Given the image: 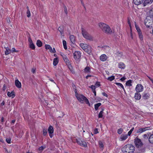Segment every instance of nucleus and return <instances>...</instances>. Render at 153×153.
<instances>
[{
    "instance_id": "4d7b16f0",
    "label": "nucleus",
    "mask_w": 153,
    "mask_h": 153,
    "mask_svg": "<svg viewBox=\"0 0 153 153\" xmlns=\"http://www.w3.org/2000/svg\"><path fill=\"white\" fill-rule=\"evenodd\" d=\"M126 79V78L125 77H123L121 78L120 79V80L122 81H123L124 80Z\"/></svg>"
},
{
    "instance_id": "13d9d810",
    "label": "nucleus",
    "mask_w": 153,
    "mask_h": 153,
    "mask_svg": "<svg viewBox=\"0 0 153 153\" xmlns=\"http://www.w3.org/2000/svg\"><path fill=\"white\" fill-rule=\"evenodd\" d=\"M99 106H95V109L96 111L98 110Z\"/></svg>"
},
{
    "instance_id": "7ed1b4c3",
    "label": "nucleus",
    "mask_w": 153,
    "mask_h": 153,
    "mask_svg": "<svg viewBox=\"0 0 153 153\" xmlns=\"http://www.w3.org/2000/svg\"><path fill=\"white\" fill-rule=\"evenodd\" d=\"M82 35L85 39L90 41L93 40V36L88 34L85 29L82 28Z\"/></svg>"
},
{
    "instance_id": "412c9836",
    "label": "nucleus",
    "mask_w": 153,
    "mask_h": 153,
    "mask_svg": "<svg viewBox=\"0 0 153 153\" xmlns=\"http://www.w3.org/2000/svg\"><path fill=\"white\" fill-rule=\"evenodd\" d=\"M128 137L127 134H122L121 136L120 140L121 141H123L125 140Z\"/></svg>"
},
{
    "instance_id": "6e6d98bb",
    "label": "nucleus",
    "mask_w": 153,
    "mask_h": 153,
    "mask_svg": "<svg viewBox=\"0 0 153 153\" xmlns=\"http://www.w3.org/2000/svg\"><path fill=\"white\" fill-rule=\"evenodd\" d=\"M95 134H97L98 133V131L97 128H96L94 130Z\"/></svg>"
},
{
    "instance_id": "c9c22d12",
    "label": "nucleus",
    "mask_w": 153,
    "mask_h": 153,
    "mask_svg": "<svg viewBox=\"0 0 153 153\" xmlns=\"http://www.w3.org/2000/svg\"><path fill=\"white\" fill-rule=\"evenodd\" d=\"M118 55L120 57L123 58V59H125V57L123 55V53L122 52H118L117 53Z\"/></svg>"
},
{
    "instance_id": "864d4df0",
    "label": "nucleus",
    "mask_w": 153,
    "mask_h": 153,
    "mask_svg": "<svg viewBox=\"0 0 153 153\" xmlns=\"http://www.w3.org/2000/svg\"><path fill=\"white\" fill-rule=\"evenodd\" d=\"M58 30L60 31L61 33V34H62V29L61 27H59L58 28Z\"/></svg>"
},
{
    "instance_id": "aec40b11",
    "label": "nucleus",
    "mask_w": 153,
    "mask_h": 153,
    "mask_svg": "<svg viewBox=\"0 0 153 153\" xmlns=\"http://www.w3.org/2000/svg\"><path fill=\"white\" fill-rule=\"evenodd\" d=\"M85 52L89 54L91 53V48L89 45H88V47L86 48Z\"/></svg>"
},
{
    "instance_id": "5701e85b",
    "label": "nucleus",
    "mask_w": 153,
    "mask_h": 153,
    "mask_svg": "<svg viewBox=\"0 0 153 153\" xmlns=\"http://www.w3.org/2000/svg\"><path fill=\"white\" fill-rule=\"evenodd\" d=\"M118 67L121 69H124L126 67V65L124 63L120 62L119 63Z\"/></svg>"
},
{
    "instance_id": "dca6fc26",
    "label": "nucleus",
    "mask_w": 153,
    "mask_h": 153,
    "mask_svg": "<svg viewBox=\"0 0 153 153\" xmlns=\"http://www.w3.org/2000/svg\"><path fill=\"white\" fill-rule=\"evenodd\" d=\"M153 2V0H145L143 3L144 6L151 4Z\"/></svg>"
},
{
    "instance_id": "f3484780",
    "label": "nucleus",
    "mask_w": 153,
    "mask_h": 153,
    "mask_svg": "<svg viewBox=\"0 0 153 153\" xmlns=\"http://www.w3.org/2000/svg\"><path fill=\"white\" fill-rule=\"evenodd\" d=\"M61 56H62L65 62H66L67 64H69V61L68 59L67 56L65 54H61Z\"/></svg>"
},
{
    "instance_id": "72a5a7b5",
    "label": "nucleus",
    "mask_w": 153,
    "mask_h": 153,
    "mask_svg": "<svg viewBox=\"0 0 153 153\" xmlns=\"http://www.w3.org/2000/svg\"><path fill=\"white\" fill-rule=\"evenodd\" d=\"M149 142L151 143H153V134L151 135L149 138Z\"/></svg>"
},
{
    "instance_id": "3c124183",
    "label": "nucleus",
    "mask_w": 153,
    "mask_h": 153,
    "mask_svg": "<svg viewBox=\"0 0 153 153\" xmlns=\"http://www.w3.org/2000/svg\"><path fill=\"white\" fill-rule=\"evenodd\" d=\"M95 87H98L100 86V84L99 82H97L95 84Z\"/></svg>"
},
{
    "instance_id": "bb28decb",
    "label": "nucleus",
    "mask_w": 153,
    "mask_h": 153,
    "mask_svg": "<svg viewBox=\"0 0 153 153\" xmlns=\"http://www.w3.org/2000/svg\"><path fill=\"white\" fill-rule=\"evenodd\" d=\"M84 72L85 73H90V69L89 67H86L84 69Z\"/></svg>"
},
{
    "instance_id": "c85d7f7f",
    "label": "nucleus",
    "mask_w": 153,
    "mask_h": 153,
    "mask_svg": "<svg viewBox=\"0 0 153 153\" xmlns=\"http://www.w3.org/2000/svg\"><path fill=\"white\" fill-rule=\"evenodd\" d=\"M6 50L5 51V54L6 55L9 54L10 53L11 51L8 47H5Z\"/></svg>"
},
{
    "instance_id": "6e6552de",
    "label": "nucleus",
    "mask_w": 153,
    "mask_h": 153,
    "mask_svg": "<svg viewBox=\"0 0 153 153\" xmlns=\"http://www.w3.org/2000/svg\"><path fill=\"white\" fill-rule=\"evenodd\" d=\"M76 143L80 146H83L84 147H87V145L85 142L82 141L79 139H76Z\"/></svg>"
},
{
    "instance_id": "7c9ffc66",
    "label": "nucleus",
    "mask_w": 153,
    "mask_h": 153,
    "mask_svg": "<svg viewBox=\"0 0 153 153\" xmlns=\"http://www.w3.org/2000/svg\"><path fill=\"white\" fill-rule=\"evenodd\" d=\"M138 33L140 39L141 41L143 40V37L141 31L140 32H139V33Z\"/></svg>"
},
{
    "instance_id": "39448f33",
    "label": "nucleus",
    "mask_w": 153,
    "mask_h": 153,
    "mask_svg": "<svg viewBox=\"0 0 153 153\" xmlns=\"http://www.w3.org/2000/svg\"><path fill=\"white\" fill-rule=\"evenodd\" d=\"M153 24V18H151L149 17H147L145 20V24L148 27H149L152 26Z\"/></svg>"
},
{
    "instance_id": "c756f323",
    "label": "nucleus",
    "mask_w": 153,
    "mask_h": 153,
    "mask_svg": "<svg viewBox=\"0 0 153 153\" xmlns=\"http://www.w3.org/2000/svg\"><path fill=\"white\" fill-rule=\"evenodd\" d=\"M148 17H150L151 18H153V9H151L149 11V16Z\"/></svg>"
},
{
    "instance_id": "f704fd0d",
    "label": "nucleus",
    "mask_w": 153,
    "mask_h": 153,
    "mask_svg": "<svg viewBox=\"0 0 153 153\" xmlns=\"http://www.w3.org/2000/svg\"><path fill=\"white\" fill-rule=\"evenodd\" d=\"M135 25L136 29L137 30L138 33H139V32H141V31L140 29V28L138 26V25H137L136 22H135Z\"/></svg>"
},
{
    "instance_id": "37998d69",
    "label": "nucleus",
    "mask_w": 153,
    "mask_h": 153,
    "mask_svg": "<svg viewBox=\"0 0 153 153\" xmlns=\"http://www.w3.org/2000/svg\"><path fill=\"white\" fill-rule=\"evenodd\" d=\"M103 113V112H102V111H101L100 112L98 115V117L99 118H101L103 116L102 114Z\"/></svg>"
},
{
    "instance_id": "f257e3e1",
    "label": "nucleus",
    "mask_w": 153,
    "mask_h": 153,
    "mask_svg": "<svg viewBox=\"0 0 153 153\" xmlns=\"http://www.w3.org/2000/svg\"><path fill=\"white\" fill-rule=\"evenodd\" d=\"M75 95L77 100L82 103L85 104L89 105H90L88 100L83 95L78 94L77 93L76 89L75 90Z\"/></svg>"
},
{
    "instance_id": "473e14b6",
    "label": "nucleus",
    "mask_w": 153,
    "mask_h": 153,
    "mask_svg": "<svg viewBox=\"0 0 153 153\" xmlns=\"http://www.w3.org/2000/svg\"><path fill=\"white\" fill-rule=\"evenodd\" d=\"M115 84L119 87H120L121 88H122L123 89V90L124 91H125V90L124 88V86L121 83L118 82H116L115 83Z\"/></svg>"
},
{
    "instance_id": "09e8293b",
    "label": "nucleus",
    "mask_w": 153,
    "mask_h": 153,
    "mask_svg": "<svg viewBox=\"0 0 153 153\" xmlns=\"http://www.w3.org/2000/svg\"><path fill=\"white\" fill-rule=\"evenodd\" d=\"M149 136L148 134H144L143 135V138L145 139H147L148 138Z\"/></svg>"
},
{
    "instance_id": "cd10ccee",
    "label": "nucleus",
    "mask_w": 153,
    "mask_h": 153,
    "mask_svg": "<svg viewBox=\"0 0 153 153\" xmlns=\"http://www.w3.org/2000/svg\"><path fill=\"white\" fill-rule=\"evenodd\" d=\"M150 95L149 94L145 93L143 94V97L144 99H147L149 98Z\"/></svg>"
},
{
    "instance_id": "1a4fd4ad",
    "label": "nucleus",
    "mask_w": 153,
    "mask_h": 153,
    "mask_svg": "<svg viewBox=\"0 0 153 153\" xmlns=\"http://www.w3.org/2000/svg\"><path fill=\"white\" fill-rule=\"evenodd\" d=\"M45 48L47 50H49L50 52L55 53L56 52V50L54 48L52 49V47L49 45L46 44L45 45Z\"/></svg>"
},
{
    "instance_id": "423d86ee",
    "label": "nucleus",
    "mask_w": 153,
    "mask_h": 153,
    "mask_svg": "<svg viewBox=\"0 0 153 153\" xmlns=\"http://www.w3.org/2000/svg\"><path fill=\"white\" fill-rule=\"evenodd\" d=\"M134 143L136 146L138 148H140L143 145V143L141 140L137 137L135 138Z\"/></svg>"
},
{
    "instance_id": "338daca9",
    "label": "nucleus",
    "mask_w": 153,
    "mask_h": 153,
    "mask_svg": "<svg viewBox=\"0 0 153 153\" xmlns=\"http://www.w3.org/2000/svg\"><path fill=\"white\" fill-rule=\"evenodd\" d=\"M128 23L129 24V26L131 29V23H130V22L129 21H128Z\"/></svg>"
},
{
    "instance_id": "a19ab883",
    "label": "nucleus",
    "mask_w": 153,
    "mask_h": 153,
    "mask_svg": "<svg viewBox=\"0 0 153 153\" xmlns=\"http://www.w3.org/2000/svg\"><path fill=\"white\" fill-rule=\"evenodd\" d=\"M47 133V130L46 129L44 128L43 130V134L44 136H45Z\"/></svg>"
},
{
    "instance_id": "e2e57ef3",
    "label": "nucleus",
    "mask_w": 153,
    "mask_h": 153,
    "mask_svg": "<svg viewBox=\"0 0 153 153\" xmlns=\"http://www.w3.org/2000/svg\"><path fill=\"white\" fill-rule=\"evenodd\" d=\"M35 69H32V71H31L32 72H33V73H34L35 72Z\"/></svg>"
},
{
    "instance_id": "9b49d317",
    "label": "nucleus",
    "mask_w": 153,
    "mask_h": 153,
    "mask_svg": "<svg viewBox=\"0 0 153 153\" xmlns=\"http://www.w3.org/2000/svg\"><path fill=\"white\" fill-rule=\"evenodd\" d=\"M28 41L29 42V48L33 50H34L35 48V46L33 43L32 41L30 38H29Z\"/></svg>"
},
{
    "instance_id": "de8ad7c7",
    "label": "nucleus",
    "mask_w": 153,
    "mask_h": 153,
    "mask_svg": "<svg viewBox=\"0 0 153 153\" xmlns=\"http://www.w3.org/2000/svg\"><path fill=\"white\" fill-rule=\"evenodd\" d=\"M89 87L91 88V89L92 90V91L95 90L96 88L95 86L93 85H91V86H90Z\"/></svg>"
},
{
    "instance_id": "2eb2a0df",
    "label": "nucleus",
    "mask_w": 153,
    "mask_h": 153,
    "mask_svg": "<svg viewBox=\"0 0 153 153\" xmlns=\"http://www.w3.org/2000/svg\"><path fill=\"white\" fill-rule=\"evenodd\" d=\"M100 58L101 61L104 62L107 60L108 57L105 54H103L100 56Z\"/></svg>"
},
{
    "instance_id": "680f3d73",
    "label": "nucleus",
    "mask_w": 153,
    "mask_h": 153,
    "mask_svg": "<svg viewBox=\"0 0 153 153\" xmlns=\"http://www.w3.org/2000/svg\"><path fill=\"white\" fill-rule=\"evenodd\" d=\"M61 113L62 114V115H61L59 116V117H60V118L62 117L63 116H64V114H63L62 112H61Z\"/></svg>"
},
{
    "instance_id": "9d476101",
    "label": "nucleus",
    "mask_w": 153,
    "mask_h": 153,
    "mask_svg": "<svg viewBox=\"0 0 153 153\" xmlns=\"http://www.w3.org/2000/svg\"><path fill=\"white\" fill-rule=\"evenodd\" d=\"M74 57L76 60L79 59L81 57L80 52L78 51H76L73 53Z\"/></svg>"
},
{
    "instance_id": "5fc2aeb1",
    "label": "nucleus",
    "mask_w": 153,
    "mask_h": 153,
    "mask_svg": "<svg viewBox=\"0 0 153 153\" xmlns=\"http://www.w3.org/2000/svg\"><path fill=\"white\" fill-rule=\"evenodd\" d=\"M6 89V85L5 84L4 85L3 87L2 88V90L3 91H5Z\"/></svg>"
},
{
    "instance_id": "a18cd8bd",
    "label": "nucleus",
    "mask_w": 153,
    "mask_h": 153,
    "mask_svg": "<svg viewBox=\"0 0 153 153\" xmlns=\"http://www.w3.org/2000/svg\"><path fill=\"white\" fill-rule=\"evenodd\" d=\"M27 16L29 17L30 16V13L29 10H27Z\"/></svg>"
},
{
    "instance_id": "f8f14e48",
    "label": "nucleus",
    "mask_w": 153,
    "mask_h": 153,
    "mask_svg": "<svg viewBox=\"0 0 153 153\" xmlns=\"http://www.w3.org/2000/svg\"><path fill=\"white\" fill-rule=\"evenodd\" d=\"M48 132L49 134L50 137L52 138L53 137L52 134L53 133L54 129L53 127L51 126H50L48 129Z\"/></svg>"
},
{
    "instance_id": "58836bf2",
    "label": "nucleus",
    "mask_w": 153,
    "mask_h": 153,
    "mask_svg": "<svg viewBox=\"0 0 153 153\" xmlns=\"http://www.w3.org/2000/svg\"><path fill=\"white\" fill-rule=\"evenodd\" d=\"M131 80H129L126 82V85L127 86H131L132 85V84H131Z\"/></svg>"
},
{
    "instance_id": "bf43d9fd",
    "label": "nucleus",
    "mask_w": 153,
    "mask_h": 153,
    "mask_svg": "<svg viewBox=\"0 0 153 153\" xmlns=\"http://www.w3.org/2000/svg\"><path fill=\"white\" fill-rule=\"evenodd\" d=\"M102 95L105 96L106 97H107V95L105 93H102Z\"/></svg>"
},
{
    "instance_id": "4be33fe9",
    "label": "nucleus",
    "mask_w": 153,
    "mask_h": 153,
    "mask_svg": "<svg viewBox=\"0 0 153 153\" xmlns=\"http://www.w3.org/2000/svg\"><path fill=\"white\" fill-rule=\"evenodd\" d=\"M134 98L136 100H139L141 98V95L140 93L137 92L135 94Z\"/></svg>"
},
{
    "instance_id": "603ef678",
    "label": "nucleus",
    "mask_w": 153,
    "mask_h": 153,
    "mask_svg": "<svg viewBox=\"0 0 153 153\" xmlns=\"http://www.w3.org/2000/svg\"><path fill=\"white\" fill-rule=\"evenodd\" d=\"M11 51L12 52H18V51H16V49L14 48H13L11 50Z\"/></svg>"
},
{
    "instance_id": "69168bd1",
    "label": "nucleus",
    "mask_w": 153,
    "mask_h": 153,
    "mask_svg": "<svg viewBox=\"0 0 153 153\" xmlns=\"http://www.w3.org/2000/svg\"><path fill=\"white\" fill-rule=\"evenodd\" d=\"M91 75H88L87 76H86V78L87 79H88V77H91Z\"/></svg>"
},
{
    "instance_id": "0e129e2a",
    "label": "nucleus",
    "mask_w": 153,
    "mask_h": 153,
    "mask_svg": "<svg viewBox=\"0 0 153 153\" xmlns=\"http://www.w3.org/2000/svg\"><path fill=\"white\" fill-rule=\"evenodd\" d=\"M64 9H65V13L66 14H67V10L66 8V7H65V8Z\"/></svg>"
},
{
    "instance_id": "6ab92c4d",
    "label": "nucleus",
    "mask_w": 153,
    "mask_h": 153,
    "mask_svg": "<svg viewBox=\"0 0 153 153\" xmlns=\"http://www.w3.org/2000/svg\"><path fill=\"white\" fill-rule=\"evenodd\" d=\"M88 45L86 44H84L83 43H81L79 44L80 47L83 49L85 51L86 49V48L88 47Z\"/></svg>"
},
{
    "instance_id": "c03bdc74",
    "label": "nucleus",
    "mask_w": 153,
    "mask_h": 153,
    "mask_svg": "<svg viewBox=\"0 0 153 153\" xmlns=\"http://www.w3.org/2000/svg\"><path fill=\"white\" fill-rule=\"evenodd\" d=\"M123 131V129L121 128H120L118 130L117 133L119 134H121L122 133Z\"/></svg>"
},
{
    "instance_id": "393cba45",
    "label": "nucleus",
    "mask_w": 153,
    "mask_h": 153,
    "mask_svg": "<svg viewBox=\"0 0 153 153\" xmlns=\"http://www.w3.org/2000/svg\"><path fill=\"white\" fill-rule=\"evenodd\" d=\"M70 39L71 42L74 43L75 41V36L73 35H71L70 36Z\"/></svg>"
},
{
    "instance_id": "b1692460",
    "label": "nucleus",
    "mask_w": 153,
    "mask_h": 153,
    "mask_svg": "<svg viewBox=\"0 0 153 153\" xmlns=\"http://www.w3.org/2000/svg\"><path fill=\"white\" fill-rule=\"evenodd\" d=\"M143 0H133L134 3L137 5L140 4L143 1Z\"/></svg>"
},
{
    "instance_id": "ea45409f",
    "label": "nucleus",
    "mask_w": 153,
    "mask_h": 153,
    "mask_svg": "<svg viewBox=\"0 0 153 153\" xmlns=\"http://www.w3.org/2000/svg\"><path fill=\"white\" fill-rule=\"evenodd\" d=\"M99 146L100 148L103 149V143L101 141H99Z\"/></svg>"
},
{
    "instance_id": "20e7f679",
    "label": "nucleus",
    "mask_w": 153,
    "mask_h": 153,
    "mask_svg": "<svg viewBox=\"0 0 153 153\" xmlns=\"http://www.w3.org/2000/svg\"><path fill=\"white\" fill-rule=\"evenodd\" d=\"M123 148L125 150V153H133L134 151V147L131 145H128Z\"/></svg>"
},
{
    "instance_id": "8fccbe9b",
    "label": "nucleus",
    "mask_w": 153,
    "mask_h": 153,
    "mask_svg": "<svg viewBox=\"0 0 153 153\" xmlns=\"http://www.w3.org/2000/svg\"><path fill=\"white\" fill-rule=\"evenodd\" d=\"M11 139L10 138H7L6 139V141L8 143H11Z\"/></svg>"
},
{
    "instance_id": "4468645a",
    "label": "nucleus",
    "mask_w": 153,
    "mask_h": 153,
    "mask_svg": "<svg viewBox=\"0 0 153 153\" xmlns=\"http://www.w3.org/2000/svg\"><path fill=\"white\" fill-rule=\"evenodd\" d=\"M15 84L16 86L18 88H20L22 87V84L21 82L19 81L18 79H16L15 82Z\"/></svg>"
},
{
    "instance_id": "ddd939ff",
    "label": "nucleus",
    "mask_w": 153,
    "mask_h": 153,
    "mask_svg": "<svg viewBox=\"0 0 153 153\" xmlns=\"http://www.w3.org/2000/svg\"><path fill=\"white\" fill-rule=\"evenodd\" d=\"M147 127H146L139 128L136 131V133L140 134L147 130L148 129H147Z\"/></svg>"
},
{
    "instance_id": "e433bc0d",
    "label": "nucleus",
    "mask_w": 153,
    "mask_h": 153,
    "mask_svg": "<svg viewBox=\"0 0 153 153\" xmlns=\"http://www.w3.org/2000/svg\"><path fill=\"white\" fill-rule=\"evenodd\" d=\"M62 43L63 45L64 48L65 49H67V47L66 45V42L65 40H63L62 41Z\"/></svg>"
},
{
    "instance_id": "0eeeda50",
    "label": "nucleus",
    "mask_w": 153,
    "mask_h": 153,
    "mask_svg": "<svg viewBox=\"0 0 153 153\" xmlns=\"http://www.w3.org/2000/svg\"><path fill=\"white\" fill-rule=\"evenodd\" d=\"M143 87L141 84H137L135 88V90L137 92L139 93L143 91Z\"/></svg>"
},
{
    "instance_id": "f03ea898",
    "label": "nucleus",
    "mask_w": 153,
    "mask_h": 153,
    "mask_svg": "<svg viewBox=\"0 0 153 153\" xmlns=\"http://www.w3.org/2000/svg\"><path fill=\"white\" fill-rule=\"evenodd\" d=\"M98 26L100 29L103 32L108 34H111L112 30L109 25L102 22L98 24Z\"/></svg>"
},
{
    "instance_id": "49530a36",
    "label": "nucleus",
    "mask_w": 153,
    "mask_h": 153,
    "mask_svg": "<svg viewBox=\"0 0 153 153\" xmlns=\"http://www.w3.org/2000/svg\"><path fill=\"white\" fill-rule=\"evenodd\" d=\"M45 148V147L44 146H42L39 148L38 150L39 151H42Z\"/></svg>"
},
{
    "instance_id": "2f4dec72",
    "label": "nucleus",
    "mask_w": 153,
    "mask_h": 153,
    "mask_svg": "<svg viewBox=\"0 0 153 153\" xmlns=\"http://www.w3.org/2000/svg\"><path fill=\"white\" fill-rule=\"evenodd\" d=\"M36 45L38 47H40L42 46V43L39 40H38L37 41Z\"/></svg>"
},
{
    "instance_id": "79ce46f5",
    "label": "nucleus",
    "mask_w": 153,
    "mask_h": 153,
    "mask_svg": "<svg viewBox=\"0 0 153 153\" xmlns=\"http://www.w3.org/2000/svg\"><path fill=\"white\" fill-rule=\"evenodd\" d=\"M134 127H133L132 128H131V130L128 132V135L130 136L131 135L132 131L134 130Z\"/></svg>"
},
{
    "instance_id": "4c0bfd02",
    "label": "nucleus",
    "mask_w": 153,
    "mask_h": 153,
    "mask_svg": "<svg viewBox=\"0 0 153 153\" xmlns=\"http://www.w3.org/2000/svg\"><path fill=\"white\" fill-rule=\"evenodd\" d=\"M115 79V77L114 76H112L108 78L107 79L110 81H112Z\"/></svg>"
},
{
    "instance_id": "a878e982",
    "label": "nucleus",
    "mask_w": 153,
    "mask_h": 153,
    "mask_svg": "<svg viewBox=\"0 0 153 153\" xmlns=\"http://www.w3.org/2000/svg\"><path fill=\"white\" fill-rule=\"evenodd\" d=\"M59 59L57 57L53 59V64L54 66H56L58 63Z\"/></svg>"
},
{
    "instance_id": "052dcab7",
    "label": "nucleus",
    "mask_w": 153,
    "mask_h": 153,
    "mask_svg": "<svg viewBox=\"0 0 153 153\" xmlns=\"http://www.w3.org/2000/svg\"><path fill=\"white\" fill-rule=\"evenodd\" d=\"M49 79V80H50L51 81V82H53L54 83H55V84H56V83H55V82H54V81L53 80V79H50H50Z\"/></svg>"
},
{
    "instance_id": "774afa93",
    "label": "nucleus",
    "mask_w": 153,
    "mask_h": 153,
    "mask_svg": "<svg viewBox=\"0 0 153 153\" xmlns=\"http://www.w3.org/2000/svg\"><path fill=\"white\" fill-rule=\"evenodd\" d=\"M15 121H16L15 120H12V122H11V123L14 124V123H15Z\"/></svg>"
},
{
    "instance_id": "a211bd4d",
    "label": "nucleus",
    "mask_w": 153,
    "mask_h": 153,
    "mask_svg": "<svg viewBox=\"0 0 153 153\" xmlns=\"http://www.w3.org/2000/svg\"><path fill=\"white\" fill-rule=\"evenodd\" d=\"M7 95L9 97L13 98L15 96V93L13 91H12L11 92L8 91L7 93Z\"/></svg>"
}]
</instances>
